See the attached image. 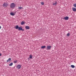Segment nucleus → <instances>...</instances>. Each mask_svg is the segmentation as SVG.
<instances>
[{"instance_id":"nucleus-2","label":"nucleus","mask_w":76,"mask_h":76,"mask_svg":"<svg viewBox=\"0 0 76 76\" xmlns=\"http://www.w3.org/2000/svg\"><path fill=\"white\" fill-rule=\"evenodd\" d=\"M69 19V17L67 16L65 17L64 18H63V19L65 20H68Z\"/></svg>"},{"instance_id":"nucleus-9","label":"nucleus","mask_w":76,"mask_h":76,"mask_svg":"<svg viewBox=\"0 0 76 76\" xmlns=\"http://www.w3.org/2000/svg\"><path fill=\"white\" fill-rule=\"evenodd\" d=\"M57 4V2L56 1L55 2V3H53V6H56Z\"/></svg>"},{"instance_id":"nucleus-8","label":"nucleus","mask_w":76,"mask_h":76,"mask_svg":"<svg viewBox=\"0 0 76 76\" xmlns=\"http://www.w3.org/2000/svg\"><path fill=\"white\" fill-rule=\"evenodd\" d=\"M72 10L73 11L75 12L76 11V8H72Z\"/></svg>"},{"instance_id":"nucleus-7","label":"nucleus","mask_w":76,"mask_h":76,"mask_svg":"<svg viewBox=\"0 0 76 76\" xmlns=\"http://www.w3.org/2000/svg\"><path fill=\"white\" fill-rule=\"evenodd\" d=\"M18 30L19 31H22V28L20 26L19 27Z\"/></svg>"},{"instance_id":"nucleus-1","label":"nucleus","mask_w":76,"mask_h":76,"mask_svg":"<svg viewBox=\"0 0 76 76\" xmlns=\"http://www.w3.org/2000/svg\"><path fill=\"white\" fill-rule=\"evenodd\" d=\"M16 6L15 4L13 3H12L10 5V7L11 8L13 9Z\"/></svg>"},{"instance_id":"nucleus-4","label":"nucleus","mask_w":76,"mask_h":76,"mask_svg":"<svg viewBox=\"0 0 76 76\" xmlns=\"http://www.w3.org/2000/svg\"><path fill=\"white\" fill-rule=\"evenodd\" d=\"M3 6L4 7H7L8 6V4L7 3H5L3 4Z\"/></svg>"},{"instance_id":"nucleus-10","label":"nucleus","mask_w":76,"mask_h":76,"mask_svg":"<svg viewBox=\"0 0 76 76\" xmlns=\"http://www.w3.org/2000/svg\"><path fill=\"white\" fill-rule=\"evenodd\" d=\"M11 60V58H9L7 60V62H10Z\"/></svg>"},{"instance_id":"nucleus-16","label":"nucleus","mask_w":76,"mask_h":76,"mask_svg":"<svg viewBox=\"0 0 76 76\" xmlns=\"http://www.w3.org/2000/svg\"><path fill=\"white\" fill-rule=\"evenodd\" d=\"M71 67L72 68H74L75 67V66L74 65H71Z\"/></svg>"},{"instance_id":"nucleus-14","label":"nucleus","mask_w":76,"mask_h":76,"mask_svg":"<svg viewBox=\"0 0 76 76\" xmlns=\"http://www.w3.org/2000/svg\"><path fill=\"white\" fill-rule=\"evenodd\" d=\"M22 9H23V7H18V9L21 10Z\"/></svg>"},{"instance_id":"nucleus-6","label":"nucleus","mask_w":76,"mask_h":76,"mask_svg":"<svg viewBox=\"0 0 76 76\" xmlns=\"http://www.w3.org/2000/svg\"><path fill=\"white\" fill-rule=\"evenodd\" d=\"M25 28L27 30H28L30 29V28L28 26H25Z\"/></svg>"},{"instance_id":"nucleus-19","label":"nucleus","mask_w":76,"mask_h":76,"mask_svg":"<svg viewBox=\"0 0 76 76\" xmlns=\"http://www.w3.org/2000/svg\"><path fill=\"white\" fill-rule=\"evenodd\" d=\"M29 58H30V59L32 58V55H30Z\"/></svg>"},{"instance_id":"nucleus-15","label":"nucleus","mask_w":76,"mask_h":76,"mask_svg":"<svg viewBox=\"0 0 76 76\" xmlns=\"http://www.w3.org/2000/svg\"><path fill=\"white\" fill-rule=\"evenodd\" d=\"M46 47V46H42L41 47V48L42 49H44V48H45Z\"/></svg>"},{"instance_id":"nucleus-22","label":"nucleus","mask_w":76,"mask_h":76,"mask_svg":"<svg viewBox=\"0 0 76 76\" xmlns=\"http://www.w3.org/2000/svg\"><path fill=\"white\" fill-rule=\"evenodd\" d=\"M41 5H43L44 4V3L43 2H42L41 3Z\"/></svg>"},{"instance_id":"nucleus-20","label":"nucleus","mask_w":76,"mask_h":76,"mask_svg":"<svg viewBox=\"0 0 76 76\" xmlns=\"http://www.w3.org/2000/svg\"><path fill=\"white\" fill-rule=\"evenodd\" d=\"M73 6L75 8H76V3L73 4Z\"/></svg>"},{"instance_id":"nucleus-23","label":"nucleus","mask_w":76,"mask_h":76,"mask_svg":"<svg viewBox=\"0 0 76 76\" xmlns=\"http://www.w3.org/2000/svg\"><path fill=\"white\" fill-rule=\"evenodd\" d=\"M2 55V54L1 53H0V56H1Z\"/></svg>"},{"instance_id":"nucleus-21","label":"nucleus","mask_w":76,"mask_h":76,"mask_svg":"<svg viewBox=\"0 0 76 76\" xmlns=\"http://www.w3.org/2000/svg\"><path fill=\"white\" fill-rule=\"evenodd\" d=\"M70 34L69 33H68L67 34V35H66V36H67V37H69L70 36Z\"/></svg>"},{"instance_id":"nucleus-5","label":"nucleus","mask_w":76,"mask_h":76,"mask_svg":"<svg viewBox=\"0 0 76 76\" xmlns=\"http://www.w3.org/2000/svg\"><path fill=\"white\" fill-rule=\"evenodd\" d=\"M21 67V65H18L17 66V68H18V69H19Z\"/></svg>"},{"instance_id":"nucleus-25","label":"nucleus","mask_w":76,"mask_h":76,"mask_svg":"<svg viewBox=\"0 0 76 76\" xmlns=\"http://www.w3.org/2000/svg\"><path fill=\"white\" fill-rule=\"evenodd\" d=\"M22 30L23 31H24V29H22Z\"/></svg>"},{"instance_id":"nucleus-17","label":"nucleus","mask_w":76,"mask_h":76,"mask_svg":"<svg viewBox=\"0 0 76 76\" xmlns=\"http://www.w3.org/2000/svg\"><path fill=\"white\" fill-rule=\"evenodd\" d=\"M18 62V61L17 60H15V61H14V63H17V62Z\"/></svg>"},{"instance_id":"nucleus-12","label":"nucleus","mask_w":76,"mask_h":76,"mask_svg":"<svg viewBox=\"0 0 76 76\" xmlns=\"http://www.w3.org/2000/svg\"><path fill=\"white\" fill-rule=\"evenodd\" d=\"M25 22L23 21H22V22L21 23V25H23L25 24Z\"/></svg>"},{"instance_id":"nucleus-3","label":"nucleus","mask_w":76,"mask_h":76,"mask_svg":"<svg viewBox=\"0 0 76 76\" xmlns=\"http://www.w3.org/2000/svg\"><path fill=\"white\" fill-rule=\"evenodd\" d=\"M51 46L50 45L47 46V49L48 50L51 49Z\"/></svg>"},{"instance_id":"nucleus-24","label":"nucleus","mask_w":76,"mask_h":76,"mask_svg":"<svg viewBox=\"0 0 76 76\" xmlns=\"http://www.w3.org/2000/svg\"><path fill=\"white\" fill-rule=\"evenodd\" d=\"M1 26H0V29H1Z\"/></svg>"},{"instance_id":"nucleus-18","label":"nucleus","mask_w":76,"mask_h":76,"mask_svg":"<svg viewBox=\"0 0 76 76\" xmlns=\"http://www.w3.org/2000/svg\"><path fill=\"white\" fill-rule=\"evenodd\" d=\"M12 65H13V63L12 62H11V63L9 64V65L10 66H12Z\"/></svg>"},{"instance_id":"nucleus-13","label":"nucleus","mask_w":76,"mask_h":76,"mask_svg":"<svg viewBox=\"0 0 76 76\" xmlns=\"http://www.w3.org/2000/svg\"><path fill=\"white\" fill-rule=\"evenodd\" d=\"M19 27L17 25L15 26V28L16 29H18Z\"/></svg>"},{"instance_id":"nucleus-11","label":"nucleus","mask_w":76,"mask_h":76,"mask_svg":"<svg viewBox=\"0 0 76 76\" xmlns=\"http://www.w3.org/2000/svg\"><path fill=\"white\" fill-rule=\"evenodd\" d=\"M10 15L12 16H14L15 15V14L12 12H11L10 13Z\"/></svg>"}]
</instances>
